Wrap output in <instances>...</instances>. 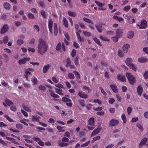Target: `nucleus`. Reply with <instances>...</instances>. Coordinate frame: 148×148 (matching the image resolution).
<instances>
[{
  "label": "nucleus",
  "mask_w": 148,
  "mask_h": 148,
  "mask_svg": "<svg viewBox=\"0 0 148 148\" xmlns=\"http://www.w3.org/2000/svg\"><path fill=\"white\" fill-rule=\"evenodd\" d=\"M38 42V44L37 47L38 53L39 54L42 55L47 50L48 46L46 44V42L42 38L39 39Z\"/></svg>",
  "instance_id": "1"
},
{
  "label": "nucleus",
  "mask_w": 148,
  "mask_h": 148,
  "mask_svg": "<svg viewBox=\"0 0 148 148\" xmlns=\"http://www.w3.org/2000/svg\"><path fill=\"white\" fill-rule=\"evenodd\" d=\"M126 75L129 83L132 85H133L136 82L135 78L131 73H126Z\"/></svg>",
  "instance_id": "2"
},
{
  "label": "nucleus",
  "mask_w": 148,
  "mask_h": 148,
  "mask_svg": "<svg viewBox=\"0 0 148 148\" xmlns=\"http://www.w3.org/2000/svg\"><path fill=\"white\" fill-rule=\"evenodd\" d=\"M147 22L144 19H143L140 22V25L138 24L137 26L140 29H145L147 28Z\"/></svg>",
  "instance_id": "3"
},
{
  "label": "nucleus",
  "mask_w": 148,
  "mask_h": 148,
  "mask_svg": "<svg viewBox=\"0 0 148 148\" xmlns=\"http://www.w3.org/2000/svg\"><path fill=\"white\" fill-rule=\"evenodd\" d=\"M123 29H117L116 31V36L119 38H121L123 36Z\"/></svg>",
  "instance_id": "4"
},
{
  "label": "nucleus",
  "mask_w": 148,
  "mask_h": 148,
  "mask_svg": "<svg viewBox=\"0 0 148 148\" xmlns=\"http://www.w3.org/2000/svg\"><path fill=\"white\" fill-rule=\"evenodd\" d=\"M148 140L147 138L145 137L140 142L139 145V147L140 148L142 147L144 145H145L146 142Z\"/></svg>",
  "instance_id": "5"
},
{
  "label": "nucleus",
  "mask_w": 148,
  "mask_h": 148,
  "mask_svg": "<svg viewBox=\"0 0 148 148\" xmlns=\"http://www.w3.org/2000/svg\"><path fill=\"white\" fill-rule=\"evenodd\" d=\"M53 21L51 18L49 19L48 23V27L49 31L51 33H52V29L53 27Z\"/></svg>",
  "instance_id": "6"
},
{
  "label": "nucleus",
  "mask_w": 148,
  "mask_h": 148,
  "mask_svg": "<svg viewBox=\"0 0 148 148\" xmlns=\"http://www.w3.org/2000/svg\"><path fill=\"white\" fill-rule=\"evenodd\" d=\"M8 25L6 24L4 25L1 29V34H4L8 31Z\"/></svg>",
  "instance_id": "7"
},
{
  "label": "nucleus",
  "mask_w": 148,
  "mask_h": 148,
  "mask_svg": "<svg viewBox=\"0 0 148 148\" xmlns=\"http://www.w3.org/2000/svg\"><path fill=\"white\" fill-rule=\"evenodd\" d=\"M117 79L123 82H125L126 81V79L124 75L119 74L117 77Z\"/></svg>",
  "instance_id": "8"
},
{
  "label": "nucleus",
  "mask_w": 148,
  "mask_h": 148,
  "mask_svg": "<svg viewBox=\"0 0 148 148\" xmlns=\"http://www.w3.org/2000/svg\"><path fill=\"white\" fill-rule=\"evenodd\" d=\"M101 130V127H98L97 129H95L93 130V132H92L91 135V136L93 137L96 135Z\"/></svg>",
  "instance_id": "9"
},
{
  "label": "nucleus",
  "mask_w": 148,
  "mask_h": 148,
  "mask_svg": "<svg viewBox=\"0 0 148 148\" xmlns=\"http://www.w3.org/2000/svg\"><path fill=\"white\" fill-rule=\"evenodd\" d=\"M119 123V121L115 119H111L110 121L109 125L111 126H115L118 124Z\"/></svg>",
  "instance_id": "10"
},
{
  "label": "nucleus",
  "mask_w": 148,
  "mask_h": 148,
  "mask_svg": "<svg viewBox=\"0 0 148 148\" xmlns=\"http://www.w3.org/2000/svg\"><path fill=\"white\" fill-rule=\"evenodd\" d=\"M137 90L138 95L140 96H141L143 90L142 86L140 85H139L138 86Z\"/></svg>",
  "instance_id": "11"
},
{
  "label": "nucleus",
  "mask_w": 148,
  "mask_h": 148,
  "mask_svg": "<svg viewBox=\"0 0 148 148\" xmlns=\"http://www.w3.org/2000/svg\"><path fill=\"white\" fill-rule=\"evenodd\" d=\"M78 95L81 98L86 99L88 97L87 95L84 92H79Z\"/></svg>",
  "instance_id": "12"
},
{
  "label": "nucleus",
  "mask_w": 148,
  "mask_h": 148,
  "mask_svg": "<svg viewBox=\"0 0 148 148\" xmlns=\"http://www.w3.org/2000/svg\"><path fill=\"white\" fill-rule=\"evenodd\" d=\"M95 26L97 30L100 33L102 32V26L101 24L99 23H97V24L95 25Z\"/></svg>",
  "instance_id": "13"
},
{
  "label": "nucleus",
  "mask_w": 148,
  "mask_h": 148,
  "mask_svg": "<svg viewBox=\"0 0 148 148\" xmlns=\"http://www.w3.org/2000/svg\"><path fill=\"white\" fill-rule=\"evenodd\" d=\"M130 47V45L129 44H125L123 47V49L125 53H127L128 51V49Z\"/></svg>",
  "instance_id": "14"
},
{
  "label": "nucleus",
  "mask_w": 148,
  "mask_h": 148,
  "mask_svg": "<svg viewBox=\"0 0 148 148\" xmlns=\"http://www.w3.org/2000/svg\"><path fill=\"white\" fill-rule=\"evenodd\" d=\"M110 87L113 92L115 93L118 92V88L116 85L114 84H111L110 85Z\"/></svg>",
  "instance_id": "15"
},
{
  "label": "nucleus",
  "mask_w": 148,
  "mask_h": 148,
  "mask_svg": "<svg viewBox=\"0 0 148 148\" xmlns=\"http://www.w3.org/2000/svg\"><path fill=\"white\" fill-rule=\"evenodd\" d=\"M50 67V65L47 64L44 66L43 68V72L44 73H46L48 71Z\"/></svg>",
  "instance_id": "16"
},
{
  "label": "nucleus",
  "mask_w": 148,
  "mask_h": 148,
  "mask_svg": "<svg viewBox=\"0 0 148 148\" xmlns=\"http://www.w3.org/2000/svg\"><path fill=\"white\" fill-rule=\"evenodd\" d=\"M132 59L131 58H127V60L125 61V63H126V65L129 66L133 64L132 63Z\"/></svg>",
  "instance_id": "17"
},
{
  "label": "nucleus",
  "mask_w": 148,
  "mask_h": 148,
  "mask_svg": "<svg viewBox=\"0 0 148 148\" xmlns=\"http://www.w3.org/2000/svg\"><path fill=\"white\" fill-rule=\"evenodd\" d=\"M95 122L94 118L93 117H90L88 121V124L91 126L94 124Z\"/></svg>",
  "instance_id": "18"
},
{
  "label": "nucleus",
  "mask_w": 148,
  "mask_h": 148,
  "mask_svg": "<svg viewBox=\"0 0 148 148\" xmlns=\"http://www.w3.org/2000/svg\"><path fill=\"white\" fill-rule=\"evenodd\" d=\"M41 118V117L39 116H32V120L33 121L39 122V119Z\"/></svg>",
  "instance_id": "19"
},
{
  "label": "nucleus",
  "mask_w": 148,
  "mask_h": 148,
  "mask_svg": "<svg viewBox=\"0 0 148 148\" xmlns=\"http://www.w3.org/2000/svg\"><path fill=\"white\" fill-rule=\"evenodd\" d=\"M62 22L64 25L65 26V27L66 28H68V21L66 18L65 17H64L63 18Z\"/></svg>",
  "instance_id": "20"
},
{
  "label": "nucleus",
  "mask_w": 148,
  "mask_h": 148,
  "mask_svg": "<svg viewBox=\"0 0 148 148\" xmlns=\"http://www.w3.org/2000/svg\"><path fill=\"white\" fill-rule=\"evenodd\" d=\"M134 34V32L132 31H130L129 32L127 33V37L130 39L132 38Z\"/></svg>",
  "instance_id": "21"
},
{
  "label": "nucleus",
  "mask_w": 148,
  "mask_h": 148,
  "mask_svg": "<svg viewBox=\"0 0 148 148\" xmlns=\"http://www.w3.org/2000/svg\"><path fill=\"white\" fill-rule=\"evenodd\" d=\"M138 61L141 63H144L146 62L147 59L144 57L139 58L138 59Z\"/></svg>",
  "instance_id": "22"
},
{
  "label": "nucleus",
  "mask_w": 148,
  "mask_h": 148,
  "mask_svg": "<svg viewBox=\"0 0 148 148\" xmlns=\"http://www.w3.org/2000/svg\"><path fill=\"white\" fill-rule=\"evenodd\" d=\"M4 8L7 10H10V4L8 3H5L3 4Z\"/></svg>",
  "instance_id": "23"
},
{
  "label": "nucleus",
  "mask_w": 148,
  "mask_h": 148,
  "mask_svg": "<svg viewBox=\"0 0 148 148\" xmlns=\"http://www.w3.org/2000/svg\"><path fill=\"white\" fill-rule=\"evenodd\" d=\"M5 102L7 105L9 106H10L14 104L12 102L8 99H6L5 100Z\"/></svg>",
  "instance_id": "24"
},
{
  "label": "nucleus",
  "mask_w": 148,
  "mask_h": 148,
  "mask_svg": "<svg viewBox=\"0 0 148 148\" xmlns=\"http://www.w3.org/2000/svg\"><path fill=\"white\" fill-rule=\"evenodd\" d=\"M68 14L71 16L75 17L76 16V14L75 12H73L71 11L68 12Z\"/></svg>",
  "instance_id": "25"
},
{
  "label": "nucleus",
  "mask_w": 148,
  "mask_h": 148,
  "mask_svg": "<svg viewBox=\"0 0 148 148\" xmlns=\"http://www.w3.org/2000/svg\"><path fill=\"white\" fill-rule=\"evenodd\" d=\"M93 39L94 41L98 45H100V46H102V45L101 44L100 41L97 38L95 37H94L93 38Z\"/></svg>",
  "instance_id": "26"
},
{
  "label": "nucleus",
  "mask_w": 148,
  "mask_h": 148,
  "mask_svg": "<svg viewBox=\"0 0 148 148\" xmlns=\"http://www.w3.org/2000/svg\"><path fill=\"white\" fill-rule=\"evenodd\" d=\"M121 118L123 121V122L124 123H126L127 121V118L125 115L124 114H123L121 116Z\"/></svg>",
  "instance_id": "27"
},
{
  "label": "nucleus",
  "mask_w": 148,
  "mask_h": 148,
  "mask_svg": "<svg viewBox=\"0 0 148 148\" xmlns=\"http://www.w3.org/2000/svg\"><path fill=\"white\" fill-rule=\"evenodd\" d=\"M66 67L67 68L68 67L69 65H70L71 63V61L69 58H67L66 60Z\"/></svg>",
  "instance_id": "28"
},
{
  "label": "nucleus",
  "mask_w": 148,
  "mask_h": 148,
  "mask_svg": "<svg viewBox=\"0 0 148 148\" xmlns=\"http://www.w3.org/2000/svg\"><path fill=\"white\" fill-rule=\"evenodd\" d=\"M129 67L130 69H132L134 71H137V68L135 66L134 64H131V65Z\"/></svg>",
  "instance_id": "29"
},
{
  "label": "nucleus",
  "mask_w": 148,
  "mask_h": 148,
  "mask_svg": "<svg viewBox=\"0 0 148 148\" xmlns=\"http://www.w3.org/2000/svg\"><path fill=\"white\" fill-rule=\"evenodd\" d=\"M83 33L84 35L86 36L90 37L92 36L91 33L87 31H83Z\"/></svg>",
  "instance_id": "30"
},
{
  "label": "nucleus",
  "mask_w": 148,
  "mask_h": 148,
  "mask_svg": "<svg viewBox=\"0 0 148 148\" xmlns=\"http://www.w3.org/2000/svg\"><path fill=\"white\" fill-rule=\"evenodd\" d=\"M56 92L57 93L59 94V95H64V94L63 93H62V90L61 89H58V88H56Z\"/></svg>",
  "instance_id": "31"
},
{
  "label": "nucleus",
  "mask_w": 148,
  "mask_h": 148,
  "mask_svg": "<svg viewBox=\"0 0 148 148\" xmlns=\"http://www.w3.org/2000/svg\"><path fill=\"white\" fill-rule=\"evenodd\" d=\"M100 137L99 136H97L93 138L92 140L91 141L92 143H94L95 141L100 139Z\"/></svg>",
  "instance_id": "32"
},
{
  "label": "nucleus",
  "mask_w": 148,
  "mask_h": 148,
  "mask_svg": "<svg viewBox=\"0 0 148 148\" xmlns=\"http://www.w3.org/2000/svg\"><path fill=\"white\" fill-rule=\"evenodd\" d=\"M69 145V144L64 143H59L58 145L60 147H66Z\"/></svg>",
  "instance_id": "33"
},
{
  "label": "nucleus",
  "mask_w": 148,
  "mask_h": 148,
  "mask_svg": "<svg viewBox=\"0 0 148 148\" xmlns=\"http://www.w3.org/2000/svg\"><path fill=\"white\" fill-rule=\"evenodd\" d=\"M75 75L76 78L78 79H79L80 78V75L79 73L76 71H75L73 72Z\"/></svg>",
  "instance_id": "34"
},
{
  "label": "nucleus",
  "mask_w": 148,
  "mask_h": 148,
  "mask_svg": "<svg viewBox=\"0 0 148 148\" xmlns=\"http://www.w3.org/2000/svg\"><path fill=\"white\" fill-rule=\"evenodd\" d=\"M16 127L19 130H21L23 128V125L21 124H17L16 125Z\"/></svg>",
  "instance_id": "35"
},
{
  "label": "nucleus",
  "mask_w": 148,
  "mask_h": 148,
  "mask_svg": "<svg viewBox=\"0 0 148 148\" xmlns=\"http://www.w3.org/2000/svg\"><path fill=\"white\" fill-rule=\"evenodd\" d=\"M32 81L34 85L37 84H38V80L36 77H34L32 78Z\"/></svg>",
  "instance_id": "36"
},
{
  "label": "nucleus",
  "mask_w": 148,
  "mask_h": 148,
  "mask_svg": "<svg viewBox=\"0 0 148 148\" xmlns=\"http://www.w3.org/2000/svg\"><path fill=\"white\" fill-rule=\"evenodd\" d=\"M62 100L64 102L67 103L68 102L71 101V99L66 98V97H63L62 98Z\"/></svg>",
  "instance_id": "37"
},
{
  "label": "nucleus",
  "mask_w": 148,
  "mask_h": 148,
  "mask_svg": "<svg viewBox=\"0 0 148 148\" xmlns=\"http://www.w3.org/2000/svg\"><path fill=\"white\" fill-rule=\"evenodd\" d=\"M50 95L51 96L53 97L59 98L60 97L58 95L55 94L53 92H51V93Z\"/></svg>",
  "instance_id": "38"
},
{
  "label": "nucleus",
  "mask_w": 148,
  "mask_h": 148,
  "mask_svg": "<svg viewBox=\"0 0 148 148\" xmlns=\"http://www.w3.org/2000/svg\"><path fill=\"white\" fill-rule=\"evenodd\" d=\"M4 117L6 119L10 122H14V121L10 118L8 116L5 115H4Z\"/></svg>",
  "instance_id": "39"
},
{
  "label": "nucleus",
  "mask_w": 148,
  "mask_h": 148,
  "mask_svg": "<svg viewBox=\"0 0 148 148\" xmlns=\"http://www.w3.org/2000/svg\"><path fill=\"white\" fill-rule=\"evenodd\" d=\"M79 102V103L80 105L82 107H84L85 105L84 104L85 101L82 99H80L78 100Z\"/></svg>",
  "instance_id": "40"
},
{
  "label": "nucleus",
  "mask_w": 148,
  "mask_h": 148,
  "mask_svg": "<svg viewBox=\"0 0 148 148\" xmlns=\"http://www.w3.org/2000/svg\"><path fill=\"white\" fill-rule=\"evenodd\" d=\"M24 42L23 40L21 39H18L17 41V44L18 45H21L23 44Z\"/></svg>",
  "instance_id": "41"
},
{
  "label": "nucleus",
  "mask_w": 148,
  "mask_h": 148,
  "mask_svg": "<svg viewBox=\"0 0 148 148\" xmlns=\"http://www.w3.org/2000/svg\"><path fill=\"white\" fill-rule=\"evenodd\" d=\"M137 127H138L140 131H143V127L140 123H138L136 125Z\"/></svg>",
  "instance_id": "42"
},
{
  "label": "nucleus",
  "mask_w": 148,
  "mask_h": 148,
  "mask_svg": "<svg viewBox=\"0 0 148 148\" xmlns=\"http://www.w3.org/2000/svg\"><path fill=\"white\" fill-rule=\"evenodd\" d=\"M23 108L27 111L29 112H31V110L25 105H24L23 106Z\"/></svg>",
  "instance_id": "43"
},
{
  "label": "nucleus",
  "mask_w": 148,
  "mask_h": 148,
  "mask_svg": "<svg viewBox=\"0 0 148 148\" xmlns=\"http://www.w3.org/2000/svg\"><path fill=\"white\" fill-rule=\"evenodd\" d=\"M26 62V61L25 58L24 59H20L18 61L19 64L20 65L25 64Z\"/></svg>",
  "instance_id": "44"
},
{
  "label": "nucleus",
  "mask_w": 148,
  "mask_h": 148,
  "mask_svg": "<svg viewBox=\"0 0 148 148\" xmlns=\"http://www.w3.org/2000/svg\"><path fill=\"white\" fill-rule=\"evenodd\" d=\"M83 20L84 21L88 23H91L92 24H93V23L88 18H83Z\"/></svg>",
  "instance_id": "45"
},
{
  "label": "nucleus",
  "mask_w": 148,
  "mask_h": 148,
  "mask_svg": "<svg viewBox=\"0 0 148 148\" xmlns=\"http://www.w3.org/2000/svg\"><path fill=\"white\" fill-rule=\"evenodd\" d=\"M143 76L145 80H147L148 79V71L145 72L143 75Z\"/></svg>",
  "instance_id": "46"
},
{
  "label": "nucleus",
  "mask_w": 148,
  "mask_h": 148,
  "mask_svg": "<svg viewBox=\"0 0 148 148\" xmlns=\"http://www.w3.org/2000/svg\"><path fill=\"white\" fill-rule=\"evenodd\" d=\"M28 17L30 19H33L35 18L34 16L32 13H29L27 15Z\"/></svg>",
  "instance_id": "47"
},
{
  "label": "nucleus",
  "mask_w": 148,
  "mask_h": 148,
  "mask_svg": "<svg viewBox=\"0 0 148 148\" xmlns=\"http://www.w3.org/2000/svg\"><path fill=\"white\" fill-rule=\"evenodd\" d=\"M68 77L70 79H74L75 78L74 75L72 73L69 74Z\"/></svg>",
  "instance_id": "48"
},
{
  "label": "nucleus",
  "mask_w": 148,
  "mask_h": 148,
  "mask_svg": "<svg viewBox=\"0 0 148 148\" xmlns=\"http://www.w3.org/2000/svg\"><path fill=\"white\" fill-rule=\"evenodd\" d=\"M64 127L60 126H58L57 127V129L59 130V132H63L65 131V130L63 129Z\"/></svg>",
  "instance_id": "49"
},
{
  "label": "nucleus",
  "mask_w": 148,
  "mask_h": 148,
  "mask_svg": "<svg viewBox=\"0 0 148 148\" xmlns=\"http://www.w3.org/2000/svg\"><path fill=\"white\" fill-rule=\"evenodd\" d=\"M131 8V7L130 5H128L125 7L123 8V10L126 12H128Z\"/></svg>",
  "instance_id": "50"
},
{
  "label": "nucleus",
  "mask_w": 148,
  "mask_h": 148,
  "mask_svg": "<svg viewBox=\"0 0 148 148\" xmlns=\"http://www.w3.org/2000/svg\"><path fill=\"white\" fill-rule=\"evenodd\" d=\"M111 38L112 39L113 41L115 42H116L118 41L119 37L116 36L114 37H112Z\"/></svg>",
  "instance_id": "51"
},
{
  "label": "nucleus",
  "mask_w": 148,
  "mask_h": 148,
  "mask_svg": "<svg viewBox=\"0 0 148 148\" xmlns=\"http://www.w3.org/2000/svg\"><path fill=\"white\" fill-rule=\"evenodd\" d=\"M78 58V57H76L74 62L76 66H78L79 65Z\"/></svg>",
  "instance_id": "52"
},
{
  "label": "nucleus",
  "mask_w": 148,
  "mask_h": 148,
  "mask_svg": "<svg viewBox=\"0 0 148 148\" xmlns=\"http://www.w3.org/2000/svg\"><path fill=\"white\" fill-rule=\"evenodd\" d=\"M83 88L85 90L87 91L89 93H90L91 92V90L88 86H84L83 87Z\"/></svg>",
  "instance_id": "53"
},
{
  "label": "nucleus",
  "mask_w": 148,
  "mask_h": 148,
  "mask_svg": "<svg viewBox=\"0 0 148 148\" xmlns=\"http://www.w3.org/2000/svg\"><path fill=\"white\" fill-rule=\"evenodd\" d=\"M40 14L44 18H46V15L45 12L44 11L42 10H41L40 11Z\"/></svg>",
  "instance_id": "54"
},
{
  "label": "nucleus",
  "mask_w": 148,
  "mask_h": 148,
  "mask_svg": "<svg viewBox=\"0 0 148 148\" xmlns=\"http://www.w3.org/2000/svg\"><path fill=\"white\" fill-rule=\"evenodd\" d=\"M76 55V51L75 49H73L72 50L71 53V56L72 57H74Z\"/></svg>",
  "instance_id": "55"
},
{
  "label": "nucleus",
  "mask_w": 148,
  "mask_h": 148,
  "mask_svg": "<svg viewBox=\"0 0 148 148\" xmlns=\"http://www.w3.org/2000/svg\"><path fill=\"white\" fill-rule=\"evenodd\" d=\"M115 101V100L112 98H110L109 99L108 102L109 103L112 104H113Z\"/></svg>",
  "instance_id": "56"
},
{
  "label": "nucleus",
  "mask_w": 148,
  "mask_h": 148,
  "mask_svg": "<svg viewBox=\"0 0 148 148\" xmlns=\"http://www.w3.org/2000/svg\"><path fill=\"white\" fill-rule=\"evenodd\" d=\"M54 32H58L57 24L54 23L53 25Z\"/></svg>",
  "instance_id": "57"
},
{
  "label": "nucleus",
  "mask_w": 148,
  "mask_h": 148,
  "mask_svg": "<svg viewBox=\"0 0 148 148\" xmlns=\"http://www.w3.org/2000/svg\"><path fill=\"white\" fill-rule=\"evenodd\" d=\"M61 44L59 42L56 46V49L57 50L59 51L61 49Z\"/></svg>",
  "instance_id": "58"
},
{
  "label": "nucleus",
  "mask_w": 148,
  "mask_h": 148,
  "mask_svg": "<svg viewBox=\"0 0 148 148\" xmlns=\"http://www.w3.org/2000/svg\"><path fill=\"white\" fill-rule=\"evenodd\" d=\"M95 2L99 7H101L103 6V4L102 3L99 2L97 1H95Z\"/></svg>",
  "instance_id": "59"
},
{
  "label": "nucleus",
  "mask_w": 148,
  "mask_h": 148,
  "mask_svg": "<svg viewBox=\"0 0 148 148\" xmlns=\"http://www.w3.org/2000/svg\"><path fill=\"white\" fill-rule=\"evenodd\" d=\"M118 54V56L120 57H122L123 56V53L121 50H119Z\"/></svg>",
  "instance_id": "60"
},
{
  "label": "nucleus",
  "mask_w": 148,
  "mask_h": 148,
  "mask_svg": "<svg viewBox=\"0 0 148 148\" xmlns=\"http://www.w3.org/2000/svg\"><path fill=\"white\" fill-rule=\"evenodd\" d=\"M99 88L101 89V93L104 95L106 96L107 94L106 92L103 89L102 87H99Z\"/></svg>",
  "instance_id": "61"
},
{
  "label": "nucleus",
  "mask_w": 148,
  "mask_h": 148,
  "mask_svg": "<svg viewBox=\"0 0 148 148\" xmlns=\"http://www.w3.org/2000/svg\"><path fill=\"white\" fill-rule=\"evenodd\" d=\"M8 41V36H6L3 39V42L4 43H6Z\"/></svg>",
  "instance_id": "62"
},
{
  "label": "nucleus",
  "mask_w": 148,
  "mask_h": 148,
  "mask_svg": "<svg viewBox=\"0 0 148 148\" xmlns=\"http://www.w3.org/2000/svg\"><path fill=\"white\" fill-rule=\"evenodd\" d=\"M69 139L68 138L64 137L63 138L62 140V141L63 142H66L69 141Z\"/></svg>",
  "instance_id": "63"
},
{
  "label": "nucleus",
  "mask_w": 148,
  "mask_h": 148,
  "mask_svg": "<svg viewBox=\"0 0 148 148\" xmlns=\"http://www.w3.org/2000/svg\"><path fill=\"white\" fill-rule=\"evenodd\" d=\"M39 89L40 90H44L46 89V88L45 86L41 85L39 86Z\"/></svg>",
  "instance_id": "64"
}]
</instances>
